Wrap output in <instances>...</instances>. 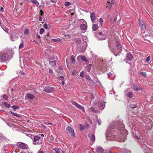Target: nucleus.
Wrapping results in <instances>:
<instances>
[{
    "label": "nucleus",
    "mask_w": 153,
    "mask_h": 153,
    "mask_svg": "<svg viewBox=\"0 0 153 153\" xmlns=\"http://www.w3.org/2000/svg\"><path fill=\"white\" fill-rule=\"evenodd\" d=\"M128 134L122 120L117 118L108 127L106 132V137L107 140H115L119 142H124L126 140Z\"/></svg>",
    "instance_id": "nucleus-1"
},
{
    "label": "nucleus",
    "mask_w": 153,
    "mask_h": 153,
    "mask_svg": "<svg viewBox=\"0 0 153 153\" xmlns=\"http://www.w3.org/2000/svg\"><path fill=\"white\" fill-rule=\"evenodd\" d=\"M13 51L10 50H8L6 52L3 53L1 56V59L3 61L7 60L9 58H11Z\"/></svg>",
    "instance_id": "nucleus-2"
},
{
    "label": "nucleus",
    "mask_w": 153,
    "mask_h": 153,
    "mask_svg": "<svg viewBox=\"0 0 153 153\" xmlns=\"http://www.w3.org/2000/svg\"><path fill=\"white\" fill-rule=\"evenodd\" d=\"M133 137L137 140H142L143 137L140 133L138 131L134 130L133 131Z\"/></svg>",
    "instance_id": "nucleus-3"
},
{
    "label": "nucleus",
    "mask_w": 153,
    "mask_h": 153,
    "mask_svg": "<svg viewBox=\"0 0 153 153\" xmlns=\"http://www.w3.org/2000/svg\"><path fill=\"white\" fill-rule=\"evenodd\" d=\"M40 137L39 136L35 135L33 137V143L34 145H39L41 142L40 141Z\"/></svg>",
    "instance_id": "nucleus-4"
},
{
    "label": "nucleus",
    "mask_w": 153,
    "mask_h": 153,
    "mask_svg": "<svg viewBox=\"0 0 153 153\" xmlns=\"http://www.w3.org/2000/svg\"><path fill=\"white\" fill-rule=\"evenodd\" d=\"M66 130L67 132L70 134L72 137H75L74 129L73 128L70 126H68L66 127Z\"/></svg>",
    "instance_id": "nucleus-5"
},
{
    "label": "nucleus",
    "mask_w": 153,
    "mask_h": 153,
    "mask_svg": "<svg viewBox=\"0 0 153 153\" xmlns=\"http://www.w3.org/2000/svg\"><path fill=\"white\" fill-rule=\"evenodd\" d=\"M139 26L141 29V32L143 33H145L144 30L146 29V25L143 22L141 19H139Z\"/></svg>",
    "instance_id": "nucleus-6"
},
{
    "label": "nucleus",
    "mask_w": 153,
    "mask_h": 153,
    "mask_svg": "<svg viewBox=\"0 0 153 153\" xmlns=\"http://www.w3.org/2000/svg\"><path fill=\"white\" fill-rule=\"evenodd\" d=\"M71 102L73 105L76 106L78 109L82 110L84 112H85L84 108L83 106H81L77 102L73 100H71Z\"/></svg>",
    "instance_id": "nucleus-7"
},
{
    "label": "nucleus",
    "mask_w": 153,
    "mask_h": 153,
    "mask_svg": "<svg viewBox=\"0 0 153 153\" xmlns=\"http://www.w3.org/2000/svg\"><path fill=\"white\" fill-rule=\"evenodd\" d=\"M55 90V88L49 86L45 87L43 89V91L47 93H52Z\"/></svg>",
    "instance_id": "nucleus-8"
},
{
    "label": "nucleus",
    "mask_w": 153,
    "mask_h": 153,
    "mask_svg": "<svg viewBox=\"0 0 153 153\" xmlns=\"http://www.w3.org/2000/svg\"><path fill=\"white\" fill-rule=\"evenodd\" d=\"M35 97V96L32 94L31 93H28L26 94L25 96V99H29L30 100H33Z\"/></svg>",
    "instance_id": "nucleus-9"
},
{
    "label": "nucleus",
    "mask_w": 153,
    "mask_h": 153,
    "mask_svg": "<svg viewBox=\"0 0 153 153\" xmlns=\"http://www.w3.org/2000/svg\"><path fill=\"white\" fill-rule=\"evenodd\" d=\"M90 18L91 22L93 23H94L96 19V13L94 12H92L90 13Z\"/></svg>",
    "instance_id": "nucleus-10"
},
{
    "label": "nucleus",
    "mask_w": 153,
    "mask_h": 153,
    "mask_svg": "<svg viewBox=\"0 0 153 153\" xmlns=\"http://www.w3.org/2000/svg\"><path fill=\"white\" fill-rule=\"evenodd\" d=\"M19 146L20 148L23 149H26L28 147L27 145L23 143H20Z\"/></svg>",
    "instance_id": "nucleus-11"
},
{
    "label": "nucleus",
    "mask_w": 153,
    "mask_h": 153,
    "mask_svg": "<svg viewBox=\"0 0 153 153\" xmlns=\"http://www.w3.org/2000/svg\"><path fill=\"white\" fill-rule=\"evenodd\" d=\"M18 35L16 34L10 35V39L12 41H14L17 39L18 38Z\"/></svg>",
    "instance_id": "nucleus-12"
},
{
    "label": "nucleus",
    "mask_w": 153,
    "mask_h": 153,
    "mask_svg": "<svg viewBox=\"0 0 153 153\" xmlns=\"http://www.w3.org/2000/svg\"><path fill=\"white\" fill-rule=\"evenodd\" d=\"M96 151L97 153H103L104 150L101 147L98 146L97 148Z\"/></svg>",
    "instance_id": "nucleus-13"
},
{
    "label": "nucleus",
    "mask_w": 153,
    "mask_h": 153,
    "mask_svg": "<svg viewBox=\"0 0 153 153\" xmlns=\"http://www.w3.org/2000/svg\"><path fill=\"white\" fill-rule=\"evenodd\" d=\"M126 57L127 60L131 61L132 60L133 56L131 53H128L127 54Z\"/></svg>",
    "instance_id": "nucleus-14"
},
{
    "label": "nucleus",
    "mask_w": 153,
    "mask_h": 153,
    "mask_svg": "<svg viewBox=\"0 0 153 153\" xmlns=\"http://www.w3.org/2000/svg\"><path fill=\"white\" fill-rule=\"evenodd\" d=\"M87 25L85 24H82L80 25V29L82 30H86L87 28Z\"/></svg>",
    "instance_id": "nucleus-15"
},
{
    "label": "nucleus",
    "mask_w": 153,
    "mask_h": 153,
    "mask_svg": "<svg viewBox=\"0 0 153 153\" xmlns=\"http://www.w3.org/2000/svg\"><path fill=\"white\" fill-rule=\"evenodd\" d=\"M117 19V15L115 14L111 19V21L114 22H115Z\"/></svg>",
    "instance_id": "nucleus-16"
},
{
    "label": "nucleus",
    "mask_w": 153,
    "mask_h": 153,
    "mask_svg": "<svg viewBox=\"0 0 153 153\" xmlns=\"http://www.w3.org/2000/svg\"><path fill=\"white\" fill-rule=\"evenodd\" d=\"M81 58V59L83 61L85 62H88V60H87L86 58L83 56H78L77 58V59H78V58Z\"/></svg>",
    "instance_id": "nucleus-17"
},
{
    "label": "nucleus",
    "mask_w": 153,
    "mask_h": 153,
    "mask_svg": "<svg viewBox=\"0 0 153 153\" xmlns=\"http://www.w3.org/2000/svg\"><path fill=\"white\" fill-rule=\"evenodd\" d=\"M98 25L96 24H94L92 26V29L94 31H96L98 29Z\"/></svg>",
    "instance_id": "nucleus-18"
},
{
    "label": "nucleus",
    "mask_w": 153,
    "mask_h": 153,
    "mask_svg": "<svg viewBox=\"0 0 153 153\" xmlns=\"http://www.w3.org/2000/svg\"><path fill=\"white\" fill-rule=\"evenodd\" d=\"M133 88L136 91L140 90H141V89L140 88L138 87L137 86L135 85L133 86Z\"/></svg>",
    "instance_id": "nucleus-19"
},
{
    "label": "nucleus",
    "mask_w": 153,
    "mask_h": 153,
    "mask_svg": "<svg viewBox=\"0 0 153 153\" xmlns=\"http://www.w3.org/2000/svg\"><path fill=\"white\" fill-rule=\"evenodd\" d=\"M53 150L55 151L56 153H60L61 149L59 148H54Z\"/></svg>",
    "instance_id": "nucleus-20"
},
{
    "label": "nucleus",
    "mask_w": 153,
    "mask_h": 153,
    "mask_svg": "<svg viewBox=\"0 0 153 153\" xmlns=\"http://www.w3.org/2000/svg\"><path fill=\"white\" fill-rule=\"evenodd\" d=\"M49 64L51 66H55L56 65L55 61H50L49 62Z\"/></svg>",
    "instance_id": "nucleus-21"
},
{
    "label": "nucleus",
    "mask_w": 153,
    "mask_h": 153,
    "mask_svg": "<svg viewBox=\"0 0 153 153\" xmlns=\"http://www.w3.org/2000/svg\"><path fill=\"white\" fill-rule=\"evenodd\" d=\"M141 146L142 148L144 149L145 150L148 149V148L146 145L145 144H141Z\"/></svg>",
    "instance_id": "nucleus-22"
},
{
    "label": "nucleus",
    "mask_w": 153,
    "mask_h": 153,
    "mask_svg": "<svg viewBox=\"0 0 153 153\" xmlns=\"http://www.w3.org/2000/svg\"><path fill=\"white\" fill-rule=\"evenodd\" d=\"M128 96L130 98H131L133 97V93L131 92H128L127 94Z\"/></svg>",
    "instance_id": "nucleus-23"
},
{
    "label": "nucleus",
    "mask_w": 153,
    "mask_h": 153,
    "mask_svg": "<svg viewBox=\"0 0 153 153\" xmlns=\"http://www.w3.org/2000/svg\"><path fill=\"white\" fill-rule=\"evenodd\" d=\"M95 137L94 134H92L91 135L90 139L94 143L95 140Z\"/></svg>",
    "instance_id": "nucleus-24"
},
{
    "label": "nucleus",
    "mask_w": 153,
    "mask_h": 153,
    "mask_svg": "<svg viewBox=\"0 0 153 153\" xmlns=\"http://www.w3.org/2000/svg\"><path fill=\"white\" fill-rule=\"evenodd\" d=\"M103 105V104L102 102L99 101L98 103V106L99 108L102 107Z\"/></svg>",
    "instance_id": "nucleus-25"
},
{
    "label": "nucleus",
    "mask_w": 153,
    "mask_h": 153,
    "mask_svg": "<svg viewBox=\"0 0 153 153\" xmlns=\"http://www.w3.org/2000/svg\"><path fill=\"white\" fill-rule=\"evenodd\" d=\"M3 104L7 108H9L10 107V105L8 104V103L6 102H4Z\"/></svg>",
    "instance_id": "nucleus-26"
},
{
    "label": "nucleus",
    "mask_w": 153,
    "mask_h": 153,
    "mask_svg": "<svg viewBox=\"0 0 153 153\" xmlns=\"http://www.w3.org/2000/svg\"><path fill=\"white\" fill-rule=\"evenodd\" d=\"M149 33V36L153 37V28H152L150 30Z\"/></svg>",
    "instance_id": "nucleus-27"
},
{
    "label": "nucleus",
    "mask_w": 153,
    "mask_h": 153,
    "mask_svg": "<svg viewBox=\"0 0 153 153\" xmlns=\"http://www.w3.org/2000/svg\"><path fill=\"white\" fill-rule=\"evenodd\" d=\"M116 45L117 48L118 49H120L121 47V46L118 42H116Z\"/></svg>",
    "instance_id": "nucleus-28"
},
{
    "label": "nucleus",
    "mask_w": 153,
    "mask_h": 153,
    "mask_svg": "<svg viewBox=\"0 0 153 153\" xmlns=\"http://www.w3.org/2000/svg\"><path fill=\"white\" fill-rule=\"evenodd\" d=\"M71 62L72 63H74L75 62V58L73 55H72L71 56Z\"/></svg>",
    "instance_id": "nucleus-29"
},
{
    "label": "nucleus",
    "mask_w": 153,
    "mask_h": 153,
    "mask_svg": "<svg viewBox=\"0 0 153 153\" xmlns=\"http://www.w3.org/2000/svg\"><path fill=\"white\" fill-rule=\"evenodd\" d=\"M31 2L33 3L36 4L37 6H38L39 4V3L36 0H33L31 1Z\"/></svg>",
    "instance_id": "nucleus-30"
},
{
    "label": "nucleus",
    "mask_w": 153,
    "mask_h": 153,
    "mask_svg": "<svg viewBox=\"0 0 153 153\" xmlns=\"http://www.w3.org/2000/svg\"><path fill=\"white\" fill-rule=\"evenodd\" d=\"M52 40L54 42H60L61 41V39L60 38H57V39H53Z\"/></svg>",
    "instance_id": "nucleus-31"
},
{
    "label": "nucleus",
    "mask_w": 153,
    "mask_h": 153,
    "mask_svg": "<svg viewBox=\"0 0 153 153\" xmlns=\"http://www.w3.org/2000/svg\"><path fill=\"white\" fill-rule=\"evenodd\" d=\"M89 108L90 110H91L92 111H93L94 113H98V111L96 110H95L92 107H91Z\"/></svg>",
    "instance_id": "nucleus-32"
},
{
    "label": "nucleus",
    "mask_w": 153,
    "mask_h": 153,
    "mask_svg": "<svg viewBox=\"0 0 153 153\" xmlns=\"http://www.w3.org/2000/svg\"><path fill=\"white\" fill-rule=\"evenodd\" d=\"M54 139V137L52 135H51L50 137V139L49 140V142L50 143H52L53 141V140Z\"/></svg>",
    "instance_id": "nucleus-33"
},
{
    "label": "nucleus",
    "mask_w": 153,
    "mask_h": 153,
    "mask_svg": "<svg viewBox=\"0 0 153 153\" xmlns=\"http://www.w3.org/2000/svg\"><path fill=\"white\" fill-rule=\"evenodd\" d=\"M11 108L14 110H16V109L19 108V107L16 105H13L11 107Z\"/></svg>",
    "instance_id": "nucleus-34"
},
{
    "label": "nucleus",
    "mask_w": 153,
    "mask_h": 153,
    "mask_svg": "<svg viewBox=\"0 0 153 153\" xmlns=\"http://www.w3.org/2000/svg\"><path fill=\"white\" fill-rule=\"evenodd\" d=\"M129 107L131 108H134L137 107V106L134 104H131L130 105Z\"/></svg>",
    "instance_id": "nucleus-35"
},
{
    "label": "nucleus",
    "mask_w": 153,
    "mask_h": 153,
    "mask_svg": "<svg viewBox=\"0 0 153 153\" xmlns=\"http://www.w3.org/2000/svg\"><path fill=\"white\" fill-rule=\"evenodd\" d=\"M45 31V29L43 28H41L39 31V33L42 34Z\"/></svg>",
    "instance_id": "nucleus-36"
},
{
    "label": "nucleus",
    "mask_w": 153,
    "mask_h": 153,
    "mask_svg": "<svg viewBox=\"0 0 153 153\" xmlns=\"http://www.w3.org/2000/svg\"><path fill=\"white\" fill-rule=\"evenodd\" d=\"M99 21L100 23V25L102 26V23L104 22L103 19L102 18H100V19Z\"/></svg>",
    "instance_id": "nucleus-37"
},
{
    "label": "nucleus",
    "mask_w": 153,
    "mask_h": 153,
    "mask_svg": "<svg viewBox=\"0 0 153 153\" xmlns=\"http://www.w3.org/2000/svg\"><path fill=\"white\" fill-rule=\"evenodd\" d=\"M29 33V31L28 29H26L24 31V33L25 34H28Z\"/></svg>",
    "instance_id": "nucleus-38"
},
{
    "label": "nucleus",
    "mask_w": 153,
    "mask_h": 153,
    "mask_svg": "<svg viewBox=\"0 0 153 153\" xmlns=\"http://www.w3.org/2000/svg\"><path fill=\"white\" fill-rule=\"evenodd\" d=\"M39 14H40V16H41L42 17L44 15V12L41 10H40V11Z\"/></svg>",
    "instance_id": "nucleus-39"
},
{
    "label": "nucleus",
    "mask_w": 153,
    "mask_h": 153,
    "mask_svg": "<svg viewBox=\"0 0 153 153\" xmlns=\"http://www.w3.org/2000/svg\"><path fill=\"white\" fill-rule=\"evenodd\" d=\"M70 4L71 3L68 1H66L65 4V5L66 6H69Z\"/></svg>",
    "instance_id": "nucleus-40"
},
{
    "label": "nucleus",
    "mask_w": 153,
    "mask_h": 153,
    "mask_svg": "<svg viewBox=\"0 0 153 153\" xmlns=\"http://www.w3.org/2000/svg\"><path fill=\"white\" fill-rule=\"evenodd\" d=\"M140 74L141 75L143 76H146L147 75L146 73L144 72H141L140 73Z\"/></svg>",
    "instance_id": "nucleus-41"
},
{
    "label": "nucleus",
    "mask_w": 153,
    "mask_h": 153,
    "mask_svg": "<svg viewBox=\"0 0 153 153\" xmlns=\"http://www.w3.org/2000/svg\"><path fill=\"white\" fill-rule=\"evenodd\" d=\"M84 71H82L80 74L79 75L80 76L83 77L84 75Z\"/></svg>",
    "instance_id": "nucleus-42"
},
{
    "label": "nucleus",
    "mask_w": 153,
    "mask_h": 153,
    "mask_svg": "<svg viewBox=\"0 0 153 153\" xmlns=\"http://www.w3.org/2000/svg\"><path fill=\"white\" fill-rule=\"evenodd\" d=\"M79 125L80 126V130L81 131H82V130H83L85 128V127L84 126H82V125H81V124H79Z\"/></svg>",
    "instance_id": "nucleus-43"
},
{
    "label": "nucleus",
    "mask_w": 153,
    "mask_h": 153,
    "mask_svg": "<svg viewBox=\"0 0 153 153\" xmlns=\"http://www.w3.org/2000/svg\"><path fill=\"white\" fill-rule=\"evenodd\" d=\"M23 47V42H22L20 44L19 46V48L21 49Z\"/></svg>",
    "instance_id": "nucleus-44"
},
{
    "label": "nucleus",
    "mask_w": 153,
    "mask_h": 153,
    "mask_svg": "<svg viewBox=\"0 0 153 153\" xmlns=\"http://www.w3.org/2000/svg\"><path fill=\"white\" fill-rule=\"evenodd\" d=\"M114 2V0H109V1H108V3H109V4L110 3L111 5L112 4H113Z\"/></svg>",
    "instance_id": "nucleus-45"
},
{
    "label": "nucleus",
    "mask_w": 153,
    "mask_h": 153,
    "mask_svg": "<svg viewBox=\"0 0 153 153\" xmlns=\"http://www.w3.org/2000/svg\"><path fill=\"white\" fill-rule=\"evenodd\" d=\"M58 79L60 80H63L64 77L63 76H60L58 77Z\"/></svg>",
    "instance_id": "nucleus-46"
},
{
    "label": "nucleus",
    "mask_w": 153,
    "mask_h": 153,
    "mask_svg": "<svg viewBox=\"0 0 153 153\" xmlns=\"http://www.w3.org/2000/svg\"><path fill=\"white\" fill-rule=\"evenodd\" d=\"M11 114L14 116H16L17 117H19V115L16 114L13 112H11Z\"/></svg>",
    "instance_id": "nucleus-47"
},
{
    "label": "nucleus",
    "mask_w": 153,
    "mask_h": 153,
    "mask_svg": "<svg viewBox=\"0 0 153 153\" xmlns=\"http://www.w3.org/2000/svg\"><path fill=\"white\" fill-rule=\"evenodd\" d=\"M62 70V67H59L58 68V70H57V71L58 73H60L61 72V70Z\"/></svg>",
    "instance_id": "nucleus-48"
},
{
    "label": "nucleus",
    "mask_w": 153,
    "mask_h": 153,
    "mask_svg": "<svg viewBox=\"0 0 153 153\" xmlns=\"http://www.w3.org/2000/svg\"><path fill=\"white\" fill-rule=\"evenodd\" d=\"M44 27L45 29H48V27L47 25L46 24H45L44 25Z\"/></svg>",
    "instance_id": "nucleus-49"
},
{
    "label": "nucleus",
    "mask_w": 153,
    "mask_h": 153,
    "mask_svg": "<svg viewBox=\"0 0 153 153\" xmlns=\"http://www.w3.org/2000/svg\"><path fill=\"white\" fill-rule=\"evenodd\" d=\"M3 98L5 100H7L8 99L7 96L5 94H4L3 96Z\"/></svg>",
    "instance_id": "nucleus-50"
},
{
    "label": "nucleus",
    "mask_w": 153,
    "mask_h": 153,
    "mask_svg": "<svg viewBox=\"0 0 153 153\" xmlns=\"http://www.w3.org/2000/svg\"><path fill=\"white\" fill-rule=\"evenodd\" d=\"M149 60H150V56H149L146 58V62H148L149 61Z\"/></svg>",
    "instance_id": "nucleus-51"
},
{
    "label": "nucleus",
    "mask_w": 153,
    "mask_h": 153,
    "mask_svg": "<svg viewBox=\"0 0 153 153\" xmlns=\"http://www.w3.org/2000/svg\"><path fill=\"white\" fill-rule=\"evenodd\" d=\"M85 128H88V124L87 123H85Z\"/></svg>",
    "instance_id": "nucleus-52"
},
{
    "label": "nucleus",
    "mask_w": 153,
    "mask_h": 153,
    "mask_svg": "<svg viewBox=\"0 0 153 153\" xmlns=\"http://www.w3.org/2000/svg\"><path fill=\"white\" fill-rule=\"evenodd\" d=\"M107 75L109 76H111L112 75V74L111 73L109 72L107 74Z\"/></svg>",
    "instance_id": "nucleus-53"
},
{
    "label": "nucleus",
    "mask_w": 153,
    "mask_h": 153,
    "mask_svg": "<svg viewBox=\"0 0 153 153\" xmlns=\"http://www.w3.org/2000/svg\"><path fill=\"white\" fill-rule=\"evenodd\" d=\"M114 54V55L116 56H117L118 55H119V53H118L117 54H116L115 52L116 51H115V50L114 51H113Z\"/></svg>",
    "instance_id": "nucleus-54"
},
{
    "label": "nucleus",
    "mask_w": 153,
    "mask_h": 153,
    "mask_svg": "<svg viewBox=\"0 0 153 153\" xmlns=\"http://www.w3.org/2000/svg\"><path fill=\"white\" fill-rule=\"evenodd\" d=\"M97 123L99 125H100L101 124V122L99 120H98Z\"/></svg>",
    "instance_id": "nucleus-55"
},
{
    "label": "nucleus",
    "mask_w": 153,
    "mask_h": 153,
    "mask_svg": "<svg viewBox=\"0 0 153 153\" xmlns=\"http://www.w3.org/2000/svg\"><path fill=\"white\" fill-rule=\"evenodd\" d=\"M49 72L50 73H52L53 72V70L51 69H50L49 70Z\"/></svg>",
    "instance_id": "nucleus-56"
},
{
    "label": "nucleus",
    "mask_w": 153,
    "mask_h": 153,
    "mask_svg": "<svg viewBox=\"0 0 153 153\" xmlns=\"http://www.w3.org/2000/svg\"><path fill=\"white\" fill-rule=\"evenodd\" d=\"M82 39L83 40H85L87 39V37L85 36H83Z\"/></svg>",
    "instance_id": "nucleus-57"
},
{
    "label": "nucleus",
    "mask_w": 153,
    "mask_h": 153,
    "mask_svg": "<svg viewBox=\"0 0 153 153\" xmlns=\"http://www.w3.org/2000/svg\"><path fill=\"white\" fill-rule=\"evenodd\" d=\"M108 46L109 47V48L111 49V50H112V49L111 48V46L110 45V43L109 42H108Z\"/></svg>",
    "instance_id": "nucleus-58"
},
{
    "label": "nucleus",
    "mask_w": 153,
    "mask_h": 153,
    "mask_svg": "<svg viewBox=\"0 0 153 153\" xmlns=\"http://www.w3.org/2000/svg\"><path fill=\"white\" fill-rule=\"evenodd\" d=\"M39 20L40 21H41L42 20V16H39Z\"/></svg>",
    "instance_id": "nucleus-59"
},
{
    "label": "nucleus",
    "mask_w": 153,
    "mask_h": 153,
    "mask_svg": "<svg viewBox=\"0 0 153 153\" xmlns=\"http://www.w3.org/2000/svg\"><path fill=\"white\" fill-rule=\"evenodd\" d=\"M56 1V0H50V2L52 3H54Z\"/></svg>",
    "instance_id": "nucleus-60"
},
{
    "label": "nucleus",
    "mask_w": 153,
    "mask_h": 153,
    "mask_svg": "<svg viewBox=\"0 0 153 153\" xmlns=\"http://www.w3.org/2000/svg\"><path fill=\"white\" fill-rule=\"evenodd\" d=\"M75 72H76V71L74 70L72 73V75H74Z\"/></svg>",
    "instance_id": "nucleus-61"
},
{
    "label": "nucleus",
    "mask_w": 153,
    "mask_h": 153,
    "mask_svg": "<svg viewBox=\"0 0 153 153\" xmlns=\"http://www.w3.org/2000/svg\"><path fill=\"white\" fill-rule=\"evenodd\" d=\"M37 153H44L43 151H38Z\"/></svg>",
    "instance_id": "nucleus-62"
},
{
    "label": "nucleus",
    "mask_w": 153,
    "mask_h": 153,
    "mask_svg": "<svg viewBox=\"0 0 153 153\" xmlns=\"http://www.w3.org/2000/svg\"><path fill=\"white\" fill-rule=\"evenodd\" d=\"M88 80H90L91 79V78L89 77V76H88L87 77V78H86Z\"/></svg>",
    "instance_id": "nucleus-63"
},
{
    "label": "nucleus",
    "mask_w": 153,
    "mask_h": 153,
    "mask_svg": "<svg viewBox=\"0 0 153 153\" xmlns=\"http://www.w3.org/2000/svg\"><path fill=\"white\" fill-rule=\"evenodd\" d=\"M37 38L39 39H40V36L38 34V35L37 36Z\"/></svg>",
    "instance_id": "nucleus-64"
}]
</instances>
